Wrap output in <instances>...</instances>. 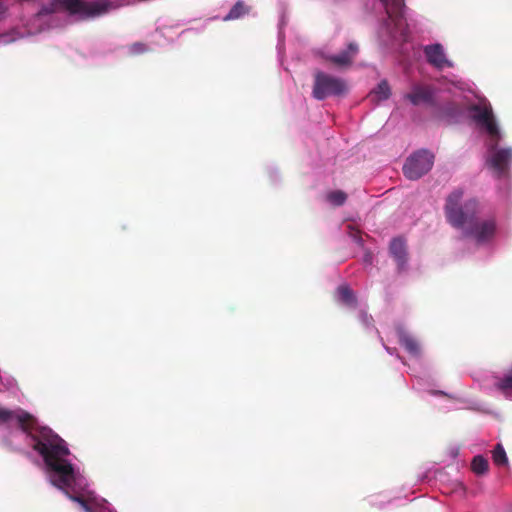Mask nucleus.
<instances>
[{
    "instance_id": "obj_1",
    "label": "nucleus",
    "mask_w": 512,
    "mask_h": 512,
    "mask_svg": "<svg viewBox=\"0 0 512 512\" xmlns=\"http://www.w3.org/2000/svg\"><path fill=\"white\" fill-rule=\"evenodd\" d=\"M14 419L21 430L34 441L32 447L43 457L47 467L57 474L58 479L53 481L54 484L60 488L70 487L74 482V469L72 464L63 458L69 454L65 441L45 427L39 430V435L33 434L37 420L32 414L21 409L12 411L0 407V423H8Z\"/></svg>"
},
{
    "instance_id": "obj_2",
    "label": "nucleus",
    "mask_w": 512,
    "mask_h": 512,
    "mask_svg": "<svg viewBox=\"0 0 512 512\" xmlns=\"http://www.w3.org/2000/svg\"><path fill=\"white\" fill-rule=\"evenodd\" d=\"M122 6L120 0H50L42 4L40 10L35 14V19L41 20L59 12H67L69 16L77 17L78 20H88L101 17Z\"/></svg>"
},
{
    "instance_id": "obj_3",
    "label": "nucleus",
    "mask_w": 512,
    "mask_h": 512,
    "mask_svg": "<svg viewBox=\"0 0 512 512\" xmlns=\"http://www.w3.org/2000/svg\"><path fill=\"white\" fill-rule=\"evenodd\" d=\"M464 189L455 188L446 197L444 214L446 221L461 231L468 223H471L480 212V205L477 199L470 198L463 203Z\"/></svg>"
},
{
    "instance_id": "obj_4",
    "label": "nucleus",
    "mask_w": 512,
    "mask_h": 512,
    "mask_svg": "<svg viewBox=\"0 0 512 512\" xmlns=\"http://www.w3.org/2000/svg\"><path fill=\"white\" fill-rule=\"evenodd\" d=\"M472 119L476 124L485 130L488 135L486 145L494 147L496 141H501L502 135L497 125L492 107L490 104H475L470 108Z\"/></svg>"
},
{
    "instance_id": "obj_5",
    "label": "nucleus",
    "mask_w": 512,
    "mask_h": 512,
    "mask_svg": "<svg viewBox=\"0 0 512 512\" xmlns=\"http://www.w3.org/2000/svg\"><path fill=\"white\" fill-rule=\"evenodd\" d=\"M347 92V85L343 79L331 76L322 71L314 74L312 95L317 100H324L330 96H342Z\"/></svg>"
},
{
    "instance_id": "obj_6",
    "label": "nucleus",
    "mask_w": 512,
    "mask_h": 512,
    "mask_svg": "<svg viewBox=\"0 0 512 512\" xmlns=\"http://www.w3.org/2000/svg\"><path fill=\"white\" fill-rule=\"evenodd\" d=\"M433 163L434 155L427 150H420L406 160L403 173L408 179L417 180L432 169Z\"/></svg>"
},
{
    "instance_id": "obj_7",
    "label": "nucleus",
    "mask_w": 512,
    "mask_h": 512,
    "mask_svg": "<svg viewBox=\"0 0 512 512\" xmlns=\"http://www.w3.org/2000/svg\"><path fill=\"white\" fill-rule=\"evenodd\" d=\"M499 143L500 141H496V145L494 147L486 145L489 154L487 164L493 170V173L497 178L507 176L512 162V148H500Z\"/></svg>"
},
{
    "instance_id": "obj_8",
    "label": "nucleus",
    "mask_w": 512,
    "mask_h": 512,
    "mask_svg": "<svg viewBox=\"0 0 512 512\" xmlns=\"http://www.w3.org/2000/svg\"><path fill=\"white\" fill-rule=\"evenodd\" d=\"M496 222L494 219L478 221V217L468 223L462 230L464 237L473 238L478 244H484L493 239L496 234Z\"/></svg>"
},
{
    "instance_id": "obj_9",
    "label": "nucleus",
    "mask_w": 512,
    "mask_h": 512,
    "mask_svg": "<svg viewBox=\"0 0 512 512\" xmlns=\"http://www.w3.org/2000/svg\"><path fill=\"white\" fill-rule=\"evenodd\" d=\"M404 98L410 101L414 106L420 104H427L432 108L436 106L434 89L428 85H414L411 92L407 93Z\"/></svg>"
},
{
    "instance_id": "obj_10",
    "label": "nucleus",
    "mask_w": 512,
    "mask_h": 512,
    "mask_svg": "<svg viewBox=\"0 0 512 512\" xmlns=\"http://www.w3.org/2000/svg\"><path fill=\"white\" fill-rule=\"evenodd\" d=\"M358 53V46L355 43H350L344 51L329 55L326 57L327 61L339 68H346L351 66L354 58Z\"/></svg>"
},
{
    "instance_id": "obj_11",
    "label": "nucleus",
    "mask_w": 512,
    "mask_h": 512,
    "mask_svg": "<svg viewBox=\"0 0 512 512\" xmlns=\"http://www.w3.org/2000/svg\"><path fill=\"white\" fill-rule=\"evenodd\" d=\"M390 255L397 263L399 271H403L407 264V247L404 239L394 238L389 245Z\"/></svg>"
},
{
    "instance_id": "obj_12",
    "label": "nucleus",
    "mask_w": 512,
    "mask_h": 512,
    "mask_svg": "<svg viewBox=\"0 0 512 512\" xmlns=\"http://www.w3.org/2000/svg\"><path fill=\"white\" fill-rule=\"evenodd\" d=\"M424 53L427 61L437 68H443L446 64H448L441 44L437 43L426 46L424 48Z\"/></svg>"
},
{
    "instance_id": "obj_13",
    "label": "nucleus",
    "mask_w": 512,
    "mask_h": 512,
    "mask_svg": "<svg viewBox=\"0 0 512 512\" xmlns=\"http://www.w3.org/2000/svg\"><path fill=\"white\" fill-rule=\"evenodd\" d=\"M391 96V89L387 80H382L379 84L369 93L368 98L373 103H379L387 100Z\"/></svg>"
},
{
    "instance_id": "obj_14",
    "label": "nucleus",
    "mask_w": 512,
    "mask_h": 512,
    "mask_svg": "<svg viewBox=\"0 0 512 512\" xmlns=\"http://www.w3.org/2000/svg\"><path fill=\"white\" fill-rule=\"evenodd\" d=\"M338 301L344 305L355 308L357 306V298L353 290L348 285H340L336 290Z\"/></svg>"
},
{
    "instance_id": "obj_15",
    "label": "nucleus",
    "mask_w": 512,
    "mask_h": 512,
    "mask_svg": "<svg viewBox=\"0 0 512 512\" xmlns=\"http://www.w3.org/2000/svg\"><path fill=\"white\" fill-rule=\"evenodd\" d=\"M458 113V107L453 102H447L443 105L433 107V115L437 118L443 119L447 117H454Z\"/></svg>"
},
{
    "instance_id": "obj_16",
    "label": "nucleus",
    "mask_w": 512,
    "mask_h": 512,
    "mask_svg": "<svg viewBox=\"0 0 512 512\" xmlns=\"http://www.w3.org/2000/svg\"><path fill=\"white\" fill-rule=\"evenodd\" d=\"M25 35V32L22 31L20 28L14 27L9 31L0 34V42L5 45H8L14 43L17 40L23 39Z\"/></svg>"
},
{
    "instance_id": "obj_17",
    "label": "nucleus",
    "mask_w": 512,
    "mask_h": 512,
    "mask_svg": "<svg viewBox=\"0 0 512 512\" xmlns=\"http://www.w3.org/2000/svg\"><path fill=\"white\" fill-rule=\"evenodd\" d=\"M400 343L410 354L415 356L420 354L419 344L413 337L402 334L400 336Z\"/></svg>"
},
{
    "instance_id": "obj_18",
    "label": "nucleus",
    "mask_w": 512,
    "mask_h": 512,
    "mask_svg": "<svg viewBox=\"0 0 512 512\" xmlns=\"http://www.w3.org/2000/svg\"><path fill=\"white\" fill-rule=\"evenodd\" d=\"M488 461L482 455H477L471 462L472 471L477 475H482L488 471Z\"/></svg>"
},
{
    "instance_id": "obj_19",
    "label": "nucleus",
    "mask_w": 512,
    "mask_h": 512,
    "mask_svg": "<svg viewBox=\"0 0 512 512\" xmlns=\"http://www.w3.org/2000/svg\"><path fill=\"white\" fill-rule=\"evenodd\" d=\"M249 9L245 6V4L242 1H238L235 3V5L231 8L229 13L225 16L224 20H234L242 17L243 15L247 14Z\"/></svg>"
},
{
    "instance_id": "obj_20",
    "label": "nucleus",
    "mask_w": 512,
    "mask_h": 512,
    "mask_svg": "<svg viewBox=\"0 0 512 512\" xmlns=\"http://www.w3.org/2000/svg\"><path fill=\"white\" fill-rule=\"evenodd\" d=\"M493 461L499 466L505 465L508 462L506 452L501 444H497L493 450Z\"/></svg>"
},
{
    "instance_id": "obj_21",
    "label": "nucleus",
    "mask_w": 512,
    "mask_h": 512,
    "mask_svg": "<svg viewBox=\"0 0 512 512\" xmlns=\"http://www.w3.org/2000/svg\"><path fill=\"white\" fill-rule=\"evenodd\" d=\"M497 388L506 395L512 392V369L497 383Z\"/></svg>"
},
{
    "instance_id": "obj_22",
    "label": "nucleus",
    "mask_w": 512,
    "mask_h": 512,
    "mask_svg": "<svg viewBox=\"0 0 512 512\" xmlns=\"http://www.w3.org/2000/svg\"><path fill=\"white\" fill-rule=\"evenodd\" d=\"M327 199L336 206H341L345 203L347 195L341 190L332 191L328 194Z\"/></svg>"
},
{
    "instance_id": "obj_23",
    "label": "nucleus",
    "mask_w": 512,
    "mask_h": 512,
    "mask_svg": "<svg viewBox=\"0 0 512 512\" xmlns=\"http://www.w3.org/2000/svg\"><path fill=\"white\" fill-rule=\"evenodd\" d=\"M65 494L72 500V501H75L77 503H79L83 509L86 511V512H93L92 509L90 508V506L88 505L87 501L82 497V496H74V495H71L67 490H65Z\"/></svg>"
},
{
    "instance_id": "obj_24",
    "label": "nucleus",
    "mask_w": 512,
    "mask_h": 512,
    "mask_svg": "<svg viewBox=\"0 0 512 512\" xmlns=\"http://www.w3.org/2000/svg\"><path fill=\"white\" fill-rule=\"evenodd\" d=\"M147 50H148L147 45L142 43V42L133 43L129 47V51L133 55H138V54L145 53Z\"/></svg>"
},
{
    "instance_id": "obj_25",
    "label": "nucleus",
    "mask_w": 512,
    "mask_h": 512,
    "mask_svg": "<svg viewBox=\"0 0 512 512\" xmlns=\"http://www.w3.org/2000/svg\"><path fill=\"white\" fill-rule=\"evenodd\" d=\"M359 317L362 321V323L366 326V327H369V326H372L373 325V318L371 315H369L367 312L365 311H361L359 313Z\"/></svg>"
},
{
    "instance_id": "obj_26",
    "label": "nucleus",
    "mask_w": 512,
    "mask_h": 512,
    "mask_svg": "<svg viewBox=\"0 0 512 512\" xmlns=\"http://www.w3.org/2000/svg\"><path fill=\"white\" fill-rule=\"evenodd\" d=\"M363 262L367 265H371L373 262V254L370 251H366L363 256Z\"/></svg>"
}]
</instances>
